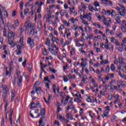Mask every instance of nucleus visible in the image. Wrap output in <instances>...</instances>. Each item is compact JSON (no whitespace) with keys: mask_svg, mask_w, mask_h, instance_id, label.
I'll list each match as a JSON object with an SVG mask.
<instances>
[{"mask_svg":"<svg viewBox=\"0 0 126 126\" xmlns=\"http://www.w3.org/2000/svg\"><path fill=\"white\" fill-rule=\"evenodd\" d=\"M119 5L121 8H120L119 6H116L115 7V9H116L118 13H119V15H121V16H125L126 13V7H125V6H124L123 4H119Z\"/></svg>","mask_w":126,"mask_h":126,"instance_id":"1","label":"nucleus"},{"mask_svg":"<svg viewBox=\"0 0 126 126\" xmlns=\"http://www.w3.org/2000/svg\"><path fill=\"white\" fill-rule=\"evenodd\" d=\"M15 36V33L11 31H9L8 32L7 37L8 39V43L9 45H12L13 44V41L14 37Z\"/></svg>","mask_w":126,"mask_h":126,"instance_id":"2","label":"nucleus"},{"mask_svg":"<svg viewBox=\"0 0 126 126\" xmlns=\"http://www.w3.org/2000/svg\"><path fill=\"white\" fill-rule=\"evenodd\" d=\"M54 48L56 49L57 51H59V48L57 47V45L55 44H52L51 46H49L48 49L49 51L52 54V55H54V56H57L58 55V52L55 51Z\"/></svg>","mask_w":126,"mask_h":126,"instance_id":"3","label":"nucleus"},{"mask_svg":"<svg viewBox=\"0 0 126 126\" xmlns=\"http://www.w3.org/2000/svg\"><path fill=\"white\" fill-rule=\"evenodd\" d=\"M35 92L36 93L37 95H39L42 93V89L40 87H36L35 90H33L31 92V94H35Z\"/></svg>","mask_w":126,"mask_h":126,"instance_id":"4","label":"nucleus"},{"mask_svg":"<svg viewBox=\"0 0 126 126\" xmlns=\"http://www.w3.org/2000/svg\"><path fill=\"white\" fill-rule=\"evenodd\" d=\"M85 18H86L89 21H92V14H91V13H86V11L85 10Z\"/></svg>","mask_w":126,"mask_h":126,"instance_id":"5","label":"nucleus"},{"mask_svg":"<svg viewBox=\"0 0 126 126\" xmlns=\"http://www.w3.org/2000/svg\"><path fill=\"white\" fill-rule=\"evenodd\" d=\"M121 30L123 33H126V22L125 20L122 21V24L121 25Z\"/></svg>","mask_w":126,"mask_h":126,"instance_id":"6","label":"nucleus"},{"mask_svg":"<svg viewBox=\"0 0 126 126\" xmlns=\"http://www.w3.org/2000/svg\"><path fill=\"white\" fill-rule=\"evenodd\" d=\"M106 13L108 15H111V16H112V17H115V16H116V11H115V10H114L113 9L107 10L106 11Z\"/></svg>","mask_w":126,"mask_h":126,"instance_id":"7","label":"nucleus"},{"mask_svg":"<svg viewBox=\"0 0 126 126\" xmlns=\"http://www.w3.org/2000/svg\"><path fill=\"white\" fill-rule=\"evenodd\" d=\"M110 40L112 43H113V44H115L116 46H120V42H119V40L118 39H116L115 37H111L110 38Z\"/></svg>","mask_w":126,"mask_h":126,"instance_id":"8","label":"nucleus"},{"mask_svg":"<svg viewBox=\"0 0 126 126\" xmlns=\"http://www.w3.org/2000/svg\"><path fill=\"white\" fill-rule=\"evenodd\" d=\"M27 43L28 45H30V47L31 48V49H32V47H34V42L31 37H29L28 38Z\"/></svg>","mask_w":126,"mask_h":126,"instance_id":"9","label":"nucleus"},{"mask_svg":"<svg viewBox=\"0 0 126 126\" xmlns=\"http://www.w3.org/2000/svg\"><path fill=\"white\" fill-rule=\"evenodd\" d=\"M92 25L94 26V27H96L97 28H98L99 29H104V27L100 24V23L97 22V23H94L93 22Z\"/></svg>","mask_w":126,"mask_h":126,"instance_id":"10","label":"nucleus"},{"mask_svg":"<svg viewBox=\"0 0 126 126\" xmlns=\"http://www.w3.org/2000/svg\"><path fill=\"white\" fill-rule=\"evenodd\" d=\"M0 26L1 28L3 29L5 27V25L4 24V21H3V17H0Z\"/></svg>","mask_w":126,"mask_h":126,"instance_id":"11","label":"nucleus"},{"mask_svg":"<svg viewBox=\"0 0 126 126\" xmlns=\"http://www.w3.org/2000/svg\"><path fill=\"white\" fill-rule=\"evenodd\" d=\"M69 10H70V14H73V15H76L77 14V12L75 10V8L74 7H72V8L69 7Z\"/></svg>","mask_w":126,"mask_h":126,"instance_id":"12","label":"nucleus"},{"mask_svg":"<svg viewBox=\"0 0 126 126\" xmlns=\"http://www.w3.org/2000/svg\"><path fill=\"white\" fill-rule=\"evenodd\" d=\"M22 76L17 77V83L18 86H20L21 85V83H22Z\"/></svg>","mask_w":126,"mask_h":126,"instance_id":"13","label":"nucleus"},{"mask_svg":"<svg viewBox=\"0 0 126 126\" xmlns=\"http://www.w3.org/2000/svg\"><path fill=\"white\" fill-rule=\"evenodd\" d=\"M120 14H117L115 16V21H116V24H121V18L120 17Z\"/></svg>","mask_w":126,"mask_h":126,"instance_id":"14","label":"nucleus"},{"mask_svg":"<svg viewBox=\"0 0 126 126\" xmlns=\"http://www.w3.org/2000/svg\"><path fill=\"white\" fill-rule=\"evenodd\" d=\"M3 94H6L8 93V89H7V86L2 85V86Z\"/></svg>","mask_w":126,"mask_h":126,"instance_id":"15","label":"nucleus"},{"mask_svg":"<svg viewBox=\"0 0 126 126\" xmlns=\"http://www.w3.org/2000/svg\"><path fill=\"white\" fill-rule=\"evenodd\" d=\"M79 42H80L79 41V38L78 39H76L75 40V45L76 46V47H83V46H84V43H83V44H81L80 43H79ZM78 43L79 44V45H78Z\"/></svg>","mask_w":126,"mask_h":126,"instance_id":"16","label":"nucleus"},{"mask_svg":"<svg viewBox=\"0 0 126 126\" xmlns=\"http://www.w3.org/2000/svg\"><path fill=\"white\" fill-rule=\"evenodd\" d=\"M43 119H44V117H41L40 118V120H39V122H38L39 126H46V124L43 123Z\"/></svg>","mask_w":126,"mask_h":126,"instance_id":"17","label":"nucleus"},{"mask_svg":"<svg viewBox=\"0 0 126 126\" xmlns=\"http://www.w3.org/2000/svg\"><path fill=\"white\" fill-rule=\"evenodd\" d=\"M125 82L122 81V80H119L117 81V84L118 85V88H121V86H124L125 85Z\"/></svg>","mask_w":126,"mask_h":126,"instance_id":"18","label":"nucleus"},{"mask_svg":"<svg viewBox=\"0 0 126 126\" xmlns=\"http://www.w3.org/2000/svg\"><path fill=\"white\" fill-rule=\"evenodd\" d=\"M119 63L122 65H126V63H125V62H124L122 57L119 58Z\"/></svg>","mask_w":126,"mask_h":126,"instance_id":"19","label":"nucleus"},{"mask_svg":"<svg viewBox=\"0 0 126 126\" xmlns=\"http://www.w3.org/2000/svg\"><path fill=\"white\" fill-rule=\"evenodd\" d=\"M40 115L42 117H44L45 115H46V109L42 108L40 110Z\"/></svg>","mask_w":126,"mask_h":126,"instance_id":"20","label":"nucleus"},{"mask_svg":"<svg viewBox=\"0 0 126 126\" xmlns=\"http://www.w3.org/2000/svg\"><path fill=\"white\" fill-rule=\"evenodd\" d=\"M107 50H114V45L112 43H109L108 47L106 48Z\"/></svg>","mask_w":126,"mask_h":126,"instance_id":"21","label":"nucleus"},{"mask_svg":"<svg viewBox=\"0 0 126 126\" xmlns=\"http://www.w3.org/2000/svg\"><path fill=\"white\" fill-rule=\"evenodd\" d=\"M25 26L27 28H30L31 29V27H32V25H30L29 24V20H27L26 23L25 24Z\"/></svg>","mask_w":126,"mask_h":126,"instance_id":"22","label":"nucleus"},{"mask_svg":"<svg viewBox=\"0 0 126 126\" xmlns=\"http://www.w3.org/2000/svg\"><path fill=\"white\" fill-rule=\"evenodd\" d=\"M103 22L104 25L107 26V27H110V24L106 21V18H104V19L103 20Z\"/></svg>","mask_w":126,"mask_h":126,"instance_id":"23","label":"nucleus"},{"mask_svg":"<svg viewBox=\"0 0 126 126\" xmlns=\"http://www.w3.org/2000/svg\"><path fill=\"white\" fill-rule=\"evenodd\" d=\"M76 98H74V101L75 102H78V103H81V99H79V97L78 96V95H75Z\"/></svg>","mask_w":126,"mask_h":126,"instance_id":"24","label":"nucleus"},{"mask_svg":"<svg viewBox=\"0 0 126 126\" xmlns=\"http://www.w3.org/2000/svg\"><path fill=\"white\" fill-rule=\"evenodd\" d=\"M64 34H67V37L68 38V37H69V36L71 35L70 32H69V29H66Z\"/></svg>","mask_w":126,"mask_h":126,"instance_id":"25","label":"nucleus"},{"mask_svg":"<svg viewBox=\"0 0 126 126\" xmlns=\"http://www.w3.org/2000/svg\"><path fill=\"white\" fill-rule=\"evenodd\" d=\"M59 14H60V13H59V12H57L55 13V19H56V20L57 21V22H60V20H59Z\"/></svg>","mask_w":126,"mask_h":126,"instance_id":"26","label":"nucleus"},{"mask_svg":"<svg viewBox=\"0 0 126 126\" xmlns=\"http://www.w3.org/2000/svg\"><path fill=\"white\" fill-rule=\"evenodd\" d=\"M63 22L64 24V25H65V26H66L67 27H69V26H70L69 22H67V21H66V20H63Z\"/></svg>","mask_w":126,"mask_h":126,"instance_id":"27","label":"nucleus"},{"mask_svg":"<svg viewBox=\"0 0 126 126\" xmlns=\"http://www.w3.org/2000/svg\"><path fill=\"white\" fill-rule=\"evenodd\" d=\"M83 15H81H81H80V19H81L82 21L83 20H83L84 18H85V16H84V15H85V10H83Z\"/></svg>","mask_w":126,"mask_h":126,"instance_id":"28","label":"nucleus"},{"mask_svg":"<svg viewBox=\"0 0 126 126\" xmlns=\"http://www.w3.org/2000/svg\"><path fill=\"white\" fill-rule=\"evenodd\" d=\"M114 98H115L114 104H116L117 102H119L120 101V99H119V95H116L114 96Z\"/></svg>","mask_w":126,"mask_h":126,"instance_id":"29","label":"nucleus"},{"mask_svg":"<svg viewBox=\"0 0 126 126\" xmlns=\"http://www.w3.org/2000/svg\"><path fill=\"white\" fill-rule=\"evenodd\" d=\"M23 40H24V38L23 37V36H21L19 41V44L21 46H23Z\"/></svg>","mask_w":126,"mask_h":126,"instance_id":"30","label":"nucleus"},{"mask_svg":"<svg viewBox=\"0 0 126 126\" xmlns=\"http://www.w3.org/2000/svg\"><path fill=\"white\" fill-rule=\"evenodd\" d=\"M66 14V10H62L60 12V14H61V16H64V15H65Z\"/></svg>","mask_w":126,"mask_h":126,"instance_id":"31","label":"nucleus"},{"mask_svg":"<svg viewBox=\"0 0 126 126\" xmlns=\"http://www.w3.org/2000/svg\"><path fill=\"white\" fill-rule=\"evenodd\" d=\"M4 70H5L6 71V73H5L6 76H7V75H8V74H9L10 72L7 70V66H6V65H4Z\"/></svg>","mask_w":126,"mask_h":126,"instance_id":"32","label":"nucleus"},{"mask_svg":"<svg viewBox=\"0 0 126 126\" xmlns=\"http://www.w3.org/2000/svg\"><path fill=\"white\" fill-rule=\"evenodd\" d=\"M74 109V105H73V104H71L70 105H69L68 107H67V111H69V110H71V109Z\"/></svg>","mask_w":126,"mask_h":126,"instance_id":"33","label":"nucleus"},{"mask_svg":"<svg viewBox=\"0 0 126 126\" xmlns=\"http://www.w3.org/2000/svg\"><path fill=\"white\" fill-rule=\"evenodd\" d=\"M72 29H73V30H74V31H76V30H77V29H79V27H78V26H77L76 25H74L73 26Z\"/></svg>","mask_w":126,"mask_h":126,"instance_id":"34","label":"nucleus"},{"mask_svg":"<svg viewBox=\"0 0 126 126\" xmlns=\"http://www.w3.org/2000/svg\"><path fill=\"white\" fill-rule=\"evenodd\" d=\"M110 68L112 71H113V72H115V70H116V67L115 66V65H114L113 64H112L111 65Z\"/></svg>","mask_w":126,"mask_h":126,"instance_id":"35","label":"nucleus"},{"mask_svg":"<svg viewBox=\"0 0 126 126\" xmlns=\"http://www.w3.org/2000/svg\"><path fill=\"white\" fill-rule=\"evenodd\" d=\"M59 119L61 122H64L65 121V119L62 115H59Z\"/></svg>","mask_w":126,"mask_h":126,"instance_id":"36","label":"nucleus"},{"mask_svg":"<svg viewBox=\"0 0 126 126\" xmlns=\"http://www.w3.org/2000/svg\"><path fill=\"white\" fill-rule=\"evenodd\" d=\"M75 53V48L72 47L71 51L70 52L71 56H73V54Z\"/></svg>","mask_w":126,"mask_h":126,"instance_id":"37","label":"nucleus"},{"mask_svg":"<svg viewBox=\"0 0 126 126\" xmlns=\"http://www.w3.org/2000/svg\"><path fill=\"white\" fill-rule=\"evenodd\" d=\"M87 79V76L85 75V76H84V77L83 78L82 81H83L84 83L86 84V83H87V81H86Z\"/></svg>","mask_w":126,"mask_h":126,"instance_id":"38","label":"nucleus"},{"mask_svg":"<svg viewBox=\"0 0 126 126\" xmlns=\"http://www.w3.org/2000/svg\"><path fill=\"white\" fill-rule=\"evenodd\" d=\"M9 66H10V70L12 69V67H13V61H11L9 63Z\"/></svg>","mask_w":126,"mask_h":126,"instance_id":"39","label":"nucleus"},{"mask_svg":"<svg viewBox=\"0 0 126 126\" xmlns=\"http://www.w3.org/2000/svg\"><path fill=\"white\" fill-rule=\"evenodd\" d=\"M33 108H36V105L35 102H32L31 103L30 109H33Z\"/></svg>","mask_w":126,"mask_h":126,"instance_id":"40","label":"nucleus"},{"mask_svg":"<svg viewBox=\"0 0 126 126\" xmlns=\"http://www.w3.org/2000/svg\"><path fill=\"white\" fill-rule=\"evenodd\" d=\"M70 97H69V96H67L65 99V101H64V105H66L67 104V102H68V99H70Z\"/></svg>","mask_w":126,"mask_h":126,"instance_id":"41","label":"nucleus"},{"mask_svg":"<svg viewBox=\"0 0 126 126\" xmlns=\"http://www.w3.org/2000/svg\"><path fill=\"white\" fill-rule=\"evenodd\" d=\"M107 89H108V85H104L103 86V92H107Z\"/></svg>","mask_w":126,"mask_h":126,"instance_id":"42","label":"nucleus"},{"mask_svg":"<svg viewBox=\"0 0 126 126\" xmlns=\"http://www.w3.org/2000/svg\"><path fill=\"white\" fill-rule=\"evenodd\" d=\"M81 6L82 8H83L84 9H86V8H87V7L85 6V4L83 2L81 3Z\"/></svg>","mask_w":126,"mask_h":126,"instance_id":"43","label":"nucleus"},{"mask_svg":"<svg viewBox=\"0 0 126 126\" xmlns=\"http://www.w3.org/2000/svg\"><path fill=\"white\" fill-rule=\"evenodd\" d=\"M20 73H21V72L20 71H19L18 70H17L16 71V74L17 75V77H18V76H22L20 75Z\"/></svg>","mask_w":126,"mask_h":126,"instance_id":"44","label":"nucleus"},{"mask_svg":"<svg viewBox=\"0 0 126 126\" xmlns=\"http://www.w3.org/2000/svg\"><path fill=\"white\" fill-rule=\"evenodd\" d=\"M63 78L64 82H67L68 81V79L67 78V77H66V75H64L63 76Z\"/></svg>","mask_w":126,"mask_h":126,"instance_id":"45","label":"nucleus"},{"mask_svg":"<svg viewBox=\"0 0 126 126\" xmlns=\"http://www.w3.org/2000/svg\"><path fill=\"white\" fill-rule=\"evenodd\" d=\"M23 4H24V3H23V1H21L20 3V7L21 8V10H22V9H23Z\"/></svg>","mask_w":126,"mask_h":126,"instance_id":"46","label":"nucleus"},{"mask_svg":"<svg viewBox=\"0 0 126 126\" xmlns=\"http://www.w3.org/2000/svg\"><path fill=\"white\" fill-rule=\"evenodd\" d=\"M105 21H106V22H108L110 25L112 24V20H111V19L105 18Z\"/></svg>","mask_w":126,"mask_h":126,"instance_id":"47","label":"nucleus"},{"mask_svg":"<svg viewBox=\"0 0 126 126\" xmlns=\"http://www.w3.org/2000/svg\"><path fill=\"white\" fill-rule=\"evenodd\" d=\"M19 31H20V33L21 35V34H22V33H23V32H24V29H23V28H22V27H20L19 28Z\"/></svg>","mask_w":126,"mask_h":126,"instance_id":"48","label":"nucleus"},{"mask_svg":"<svg viewBox=\"0 0 126 126\" xmlns=\"http://www.w3.org/2000/svg\"><path fill=\"white\" fill-rule=\"evenodd\" d=\"M46 44L47 46H50V44H51V40H50V39H49V38L47 39V40L46 41Z\"/></svg>","mask_w":126,"mask_h":126,"instance_id":"49","label":"nucleus"},{"mask_svg":"<svg viewBox=\"0 0 126 126\" xmlns=\"http://www.w3.org/2000/svg\"><path fill=\"white\" fill-rule=\"evenodd\" d=\"M79 41L80 42H85V39L84 37H80V38H79Z\"/></svg>","mask_w":126,"mask_h":126,"instance_id":"50","label":"nucleus"},{"mask_svg":"<svg viewBox=\"0 0 126 126\" xmlns=\"http://www.w3.org/2000/svg\"><path fill=\"white\" fill-rule=\"evenodd\" d=\"M104 46H105V48L107 49V47H108V46H109V41L108 40V39L106 40V42L104 43Z\"/></svg>","mask_w":126,"mask_h":126,"instance_id":"51","label":"nucleus"},{"mask_svg":"<svg viewBox=\"0 0 126 126\" xmlns=\"http://www.w3.org/2000/svg\"><path fill=\"white\" fill-rule=\"evenodd\" d=\"M70 21L72 22V23H75V22L77 21V20L76 19H74V18H71L70 19Z\"/></svg>","mask_w":126,"mask_h":126,"instance_id":"52","label":"nucleus"},{"mask_svg":"<svg viewBox=\"0 0 126 126\" xmlns=\"http://www.w3.org/2000/svg\"><path fill=\"white\" fill-rule=\"evenodd\" d=\"M28 11H29V8H27L26 9L24 10V15H27V13H28Z\"/></svg>","mask_w":126,"mask_h":126,"instance_id":"53","label":"nucleus"},{"mask_svg":"<svg viewBox=\"0 0 126 126\" xmlns=\"http://www.w3.org/2000/svg\"><path fill=\"white\" fill-rule=\"evenodd\" d=\"M94 5L95 7H97V6H99L100 5V4H99V2H98V1H95L94 2Z\"/></svg>","mask_w":126,"mask_h":126,"instance_id":"54","label":"nucleus"},{"mask_svg":"<svg viewBox=\"0 0 126 126\" xmlns=\"http://www.w3.org/2000/svg\"><path fill=\"white\" fill-rule=\"evenodd\" d=\"M63 29H64V26L63 25H61L59 28V30L61 31V30H63Z\"/></svg>","mask_w":126,"mask_h":126,"instance_id":"55","label":"nucleus"},{"mask_svg":"<svg viewBox=\"0 0 126 126\" xmlns=\"http://www.w3.org/2000/svg\"><path fill=\"white\" fill-rule=\"evenodd\" d=\"M15 25L17 27L19 26V22L18 21V20L15 21Z\"/></svg>","mask_w":126,"mask_h":126,"instance_id":"56","label":"nucleus"},{"mask_svg":"<svg viewBox=\"0 0 126 126\" xmlns=\"http://www.w3.org/2000/svg\"><path fill=\"white\" fill-rule=\"evenodd\" d=\"M27 62V59H25L24 61L23 62V65L24 67H25V65H26V63Z\"/></svg>","mask_w":126,"mask_h":126,"instance_id":"57","label":"nucleus"},{"mask_svg":"<svg viewBox=\"0 0 126 126\" xmlns=\"http://www.w3.org/2000/svg\"><path fill=\"white\" fill-rule=\"evenodd\" d=\"M114 63L116 65H118L119 64V61H118V59H117V58H115Z\"/></svg>","mask_w":126,"mask_h":126,"instance_id":"58","label":"nucleus"},{"mask_svg":"<svg viewBox=\"0 0 126 126\" xmlns=\"http://www.w3.org/2000/svg\"><path fill=\"white\" fill-rule=\"evenodd\" d=\"M118 51H119V52H121V53L123 52V51H124V47H119L118 48Z\"/></svg>","mask_w":126,"mask_h":126,"instance_id":"59","label":"nucleus"},{"mask_svg":"<svg viewBox=\"0 0 126 126\" xmlns=\"http://www.w3.org/2000/svg\"><path fill=\"white\" fill-rule=\"evenodd\" d=\"M43 55L44 56H47L48 55V53L47 52V49L46 48H44V50L43 51Z\"/></svg>","mask_w":126,"mask_h":126,"instance_id":"60","label":"nucleus"},{"mask_svg":"<svg viewBox=\"0 0 126 126\" xmlns=\"http://www.w3.org/2000/svg\"><path fill=\"white\" fill-rule=\"evenodd\" d=\"M89 9L90 11H93V9H94V8H93V7L92 6L90 5H89Z\"/></svg>","mask_w":126,"mask_h":126,"instance_id":"61","label":"nucleus"},{"mask_svg":"<svg viewBox=\"0 0 126 126\" xmlns=\"http://www.w3.org/2000/svg\"><path fill=\"white\" fill-rule=\"evenodd\" d=\"M16 55H20L21 54V50H16Z\"/></svg>","mask_w":126,"mask_h":126,"instance_id":"62","label":"nucleus"},{"mask_svg":"<svg viewBox=\"0 0 126 126\" xmlns=\"http://www.w3.org/2000/svg\"><path fill=\"white\" fill-rule=\"evenodd\" d=\"M107 5H110L111 6H113V2H112L111 1H108V2H107Z\"/></svg>","mask_w":126,"mask_h":126,"instance_id":"63","label":"nucleus"},{"mask_svg":"<svg viewBox=\"0 0 126 126\" xmlns=\"http://www.w3.org/2000/svg\"><path fill=\"white\" fill-rule=\"evenodd\" d=\"M22 46L23 45H17V50H21V49L22 48Z\"/></svg>","mask_w":126,"mask_h":126,"instance_id":"64","label":"nucleus"}]
</instances>
